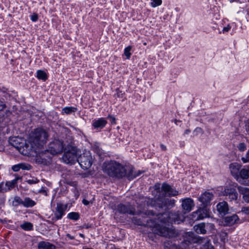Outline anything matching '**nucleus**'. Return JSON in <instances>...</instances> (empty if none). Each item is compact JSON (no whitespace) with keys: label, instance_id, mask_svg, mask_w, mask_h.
<instances>
[{"label":"nucleus","instance_id":"nucleus-1","mask_svg":"<svg viewBox=\"0 0 249 249\" xmlns=\"http://www.w3.org/2000/svg\"><path fill=\"white\" fill-rule=\"evenodd\" d=\"M156 216L158 221L152 225L150 224V222H152L153 220L152 219H147L145 221H142L136 218L134 219V223L138 225L153 226V231L155 234L170 238L173 236V232L172 230L166 226H169L173 223L178 224L183 219V216L178 212H166L163 213H159Z\"/></svg>","mask_w":249,"mask_h":249},{"label":"nucleus","instance_id":"nucleus-2","mask_svg":"<svg viewBox=\"0 0 249 249\" xmlns=\"http://www.w3.org/2000/svg\"><path fill=\"white\" fill-rule=\"evenodd\" d=\"M103 172L111 177L118 178L124 177L127 169L120 163L115 160H108L102 165Z\"/></svg>","mask_w":249,"mask_h":249},{"label":"nucleus","instance_id":"nucleus-3","mask_svg":"<svg viewBox=\"0 0 249 249\" xmlns=\"http://www.w3.org/2000/svg\"><path fill=\"white\" fill-rule=\"evenodd\" d=\"M205 243L201 249H213V247L210 244L209 241L202 239L199 236H195L192 232L186 233L184 242L182 243L181 248L183 249H197L193 246L194 243Z\"/></svg>","mask_w":249,"mask_h":249},{"label":"nucleus","instance_id":"nucleus-4","mask_svg":"<svg viewBox=\"0 0 249 249\" xmlns=\"http://www.w3.org/2000/svg\"><path fill=\"white\" fill-rule=\"evenodd\" d=\"M48 137L46 131L40 128L36 129L29 139L30 149L36 150L37 148L41 147L46 142Z\"/></svg>","mask_w":249,"mask_h":249},{"label":"nucleus","instance_id":"nucleus-5","mask_svg":"<svg viewBox=\"0 0 249 249\" xmlns=\"http://www.w3.org/2000/svg\"><path fill=\"white\" fill-rule=\"evenodd\" d=\"M77 149L74 147L68 145L64 149L63 161L67 164H74L77 160Z\"/></svg>","mask_w":249,"mask_h":249},{"label":"nucleus","instance_id":"nucleus-6","mask_svg":"<svg viewBox=\"0 0 249 249\" xmlns=\"http://www.w3.org/2000/svg\"><path fill=\"white\" fill-rule=\"evenodd\" d=\"M94 159L89 151H85L77 158V161L84 170L89 168L93 163Z\"/></svg>","mask_w":249,"mask_h":249},{"label":"nucleus","instance_id":"nucleus-7","mask_svg":"<svg viewBox=\"0 0 249 249\" xmlns=\"http://www.w3.org/2000/svg\"><path fill=\"white\" fill-rule=\"evenodd\" d=\"M117 210L121 213H127L130 214H154V213L152 211H149L148 212H144L143 211H142L141 208L139 209L137 211H135V209L130 204H127L126 205L120 204L117 207Z\"/></svg>","mask_w":249,"mask_h":249},{"label":"nucleus","instance_id":"nucleus-8","mask_svg":"<svg viewBox=\"0 0 249 249\" xmlns=\"http://www.w3.org/2000/svg\"><path fill=\"white\" fill-rule=\"evenodd\" d=\"M63 149L62 142L59 140H54L49 143L47 150L51 154L54 155L61 153Z\"/></svg>","mask_w":249,"mask_h":249},{"label":"nucleus","instance_id":"nucleus-9","mask_svg":"<svg viewBox=\"0 0 249 249\" xmlns=\"http://www.w3.org/2000/svg\"><path fill=\"white\" fill-rule=\"evenodd\" d=\"M235 184L234 186H226L222 191V194L230 201H236L238 198V193L234 187H237Z\"/></svg>","mask_w":249,"mask_h":249},{"label":"nucleus","instance_id":"nucleus-10","mask_svg":"<svg viewBox=\"0 0 249 249\" xmlns=\"http://www.w3.org/2000/svg\"><path fill=\"white\" fill-rule=\"evenodd\" d=\"M249 178V165L242 169L238 176L236 178V180L238 182L242 184L249 185V181L245 180V179H247Z\"/></svg>","mask_w":249,"mask_h":249},{"label":"nucleus","instance_id":"nucleus-11","mask_svg":"<svg viewBox=\"0 0 249 249\" xmlns=\"http://www.w3.org/2000/svg\"><path fill=\"white\" fill-rule=\"evenodd\" d=\"M201 206V208L193 213V216L196 220L202 219L209 216V210L202 205Z\"/></svg>","mask_w":249,"mask_h":249},{"label":"nucleus","instance_id":"nucleus-12","mask_svg":"<svg viewBox=\"0 0 249 249\" xmlns=\"http://www.w3.org/2000/svg\"><path fill=\"white\" fill-rule=\"evenodd\" d=\"M213 197V195L212 193L206 192L198 197V200L202 203L201 205L204 207H207V206L210 205Z\"/></svg>","mask_w":249,"mask_h":249},{"label":"nucleus","instance_id":"nucleus-13","mask_svg":"<svg viewBox=\"0 0 249 249\" xmlns=\"http://www.w3.org/2000/svg\"><path fill=\"white\" fill-rule=\"evenodd\" d=\"M156 203L159 208H165L166 209L173 207L175 204V200L174 199L164 198L161 200L158 199Z\"/></svg>","mask_w":249,"mask_h":249},{"label":"nucleus","instance_id":"nucleus-14","mask_svg":"<svg viewBox=\"0 0 249 249\" xmlns=\"http://www.w3.org/2000/svg\"><path fill=\"white\" fill-rule=\"evenodd\" d=\"M20 141H21L20 139L17 137H15L12 138L10 140V142L11 145H12L13 147L17 149L19 152H21L22 148L24 147V145H25V146L26 147V149H27L28 150L30 149V146L28 144H24L22 142H20Z\"/></svg>","mask_w":249,"mask_h":249},{"label":"nucleus","instance_id":"nucleus-15","mask_svg":"<svg viewBox=\"0 0 249 249\" xmlns=\"http://www.w3.org/2000/svg\"><path fill=\"white\" fill-rule=\"evenodd\" d=\"M194 206L193 200L190 198H187L182 200L181 206L184 213L190 212Z\"/></svg>","mask_w":249,"mask_h":249},{"label":"nucleus","instance_id":"nucleus-16","mask_svg":"<svg viewBox=\"0 0 249 249\" xmlns=\"http://www.w3.org/2000/svg\"><path fill=\"white\" fill-rule=\"evenodd\" d=\"M67 208V205H64L60 203H57L54 215L56 219H60L65 213Z\"/></svg>","mask_w":249,"mask_h":249},{"label":"nucleus","instance_id":"nucleus-17","mask_svg":"<svg viewBox=\"0 0 249 249\" xmlns=\"http://www.w3.org/2000/svg\"><path fill=\"white\" fill-rule=\"evenodd\" d=\"M239 219L238 215L234 214L231 216H226L223 218V225L224 226H232L238 222Z\"/></svg>","mask_w":249,"mask_h":249},{"label":"nucleus","instance_id":"nucleus-18","mask_svg":"<svg viewBox=\"0 0 249 249\" xmlns=\"http://www.w3.org/2000/svg\"><path fill=\"white\" fill-rule=\"evenodd\" d=\"M161 189L169 196H175L178 195V192L173 189L169 185L163 183L161 186Z\"/></svg>","mask_w":249,"mask_h":249},{"label":"nucleus","instance_id":"nucleus-19","mask_svg":"<svg viewBox=\"0 0 249 249\" xmlns=\"http://www.w3.org/2000/svg\"><path fill=\"white\" fill-rule=\"evenodd\" d=\"M125 168L127 169L125 176H127L128 178L130 180L133 179L141 174V172L140 171H138L137 172L134 171L133 168L131 166H125Z\"/></svg>","mask_w":249,"mask_h":249},{"label":"nucleus","instance_id":"nucleus-20","mask_svg":"<svg viewBox=\"0 0 249 249\" xmlns=\"http://www.w3.org/2000/svg\"><path fill=\"white\" fill-rule=\"evenodd\" d=\"M217 210L221 215H226L229 211V206L227 202L223 201L217 205Z\"/></svg>","mask_w":249,"mask_h":249},{"label":"nucleus","instance_id":"nucleus-21","mask_svg":"<svg viewBox=\"0 0 249 249\" xmlns=\"http://www.w3.org/2000/svg\"><path fill=\"white\" fill-rule=\"evenodd\" d=\"M241 168V165L237 163L234 162L230 164L229 168L231 174L234 176L236 178L238 176V173H239V170Z\"/></svg>","mask_w":249,"mask_h":249},{"label":"nucleus","instance_id":"nucleus-22","mask_svg":"<svg viewBox=\"0 0 249 249\" xmlns=\"http://www.w3.org/2000/svg\"><path fill=\"white\" fill-rule=\"evenodd\" d=\"M236 186L239 193L243 195L245 200L249 202V188L238 185Z\"/></svg>","mask_w":249,"mask_h":249},{"label":"nucleus","instance_id":"nucleus-23","mask_svg":"<svg viewBox=\"0 0 249 249\" xmlns=\"http://www.w3.org/2000/svg\"><path fill=\"white\" fill-rule=\"evenodd\" d=\"M20 178H16L15 179L7 181L5 183V187L3 188V192H7L10 191L11 189L14 188L17 185V180Z\"/></svg>","mask_w":249,"mask_h":249},{"label":"nucleus","instance_id":"nucleus-24","mask_svg":"<svg viewBox=\"0 0 249 249\" xmlns=\"http://www.w3.org/2000/svg\"><path fill=\"white\" fill-rule=\"evenodd\" d=\"M107 121L103 118H100L97 120H95L92 124L94 128H103L107 124Z\"/></svg>","mask_w":249,"mask_h":249},{"label":"nucleus","instance_id":"nucleus-25","mask_svg":"<svg viewBox=\"0 0 249 249\" xmlns=\"http://www.w3.org/2000/svg\"><path fill=\"white\" fill-rule=\"evenodd\" d=\"M38 249H55V246L49 242L41 241L38 243Z\"/></svg>","mask_w":249,"mask_h":249},{"label":"nucleus","instance_id":"nucleus-26","mask_svg":"<svg viewBox=\"0 0 249 249\" xmlns=\"http://www.w3.org/2000/svg\"><path fill=\"white\" fill-rule=\"evenodd\" d=\"M194 229L196 232L199 234H205L206 233V229L205 223H201L197 225H195Z\"/></svg>","mask_w":249,"mask_h":249},{"label":"nucleus","instance_id":"nucleus-27","mask_svg":"<svg viewBox=\"0 0 249 249\" xmlns=\"http://www.w3.org/2000/svg\"><path fill=\"white\" fill-rule=\"evenodd\" d=\"M36 204V202L28 197H25L23 200V206L26 208L32 207Z\"/></svg>","mask_w":249,"mask_h":249},{"label":"nucleus","instance_id":"nucleus-28","mask_svg":"<svg viewBox=\"0 0 249 249\" xmlns=\"http://www.w3.org/2000/svg\"><path fill=\"white\" fill-rule=\"evenodd\" d=\"M23 200L20 197L16 196L12 201V205L14 207H17L19 205H23Z\"/></svg>","mask_w":249,"mask_h":249},{"label":"nucleus","instance_id":"nucleus-29","mask_svg":"<svg viewBox=\"0 0 249 249\" xmlns=\"http://www.w3.org/2000/svg\"><path fill=\"white\" fill-rule=\"evenodd\" d=\"M77 110V108L74 107H65L62 109V112L66 114L74 113Z\"/></svg>","mask_w":249,"mask_h":249},{"label":"nucleus","instance_id":"nucleus-30","mask_svg":"<svg viewBox=\"0 0 249 249\" xmlns=\"http://www.w3.org/2000/svg\"><path fill=\"white\" fill-rule=\"evenodd\" d=\"M21 228L26 231H30L33 229L32 223L28 222H24L20 226Z\"/></svg>","mask_w":249,"mask_h":249},{"label":"nucleus","instance_id":"nucleus-31","mask_svg":"<svg viewBox=\"0 0 249 249\" xmlns=\"http://www.w3.org/2000/svg\"><path fill=\"white\" fill-rule=\"evenodd\" d=\"M37 77L39 79L45 80L47 79V75L44 71L38 70L37 71Z\"/></svg>","mask_w":249,"mask_h":249},{"label":"nucleus","instance_id":"nucleus-32","mask_svg":"<svg viewBox=\"0 0 249 249\" xmlns=\"http://www.w3.org/2000/svg\"><path fill=\"white\" fill-rule=\"evenodd\" d=\"M68 217L72 220H77L79 218V214L78 213L71 212L68 214Z\"/></svg>","mask_w":249,"mask_h":249},{"label":"nucleus","instance_id":"nucleus-33","mask_svg":"<svg viewBox=\"0 0 249 249\" xmlns=\"http://www.w3.org/2000/svg\"><path fill=\"white\" fill-rule=\"evenodd\" d=\"M131 49V46H128L126 48H125L124 51V54L126 56L127 59H129L131 56L130 51Z\"/></svg>","mask_w":249,"mask_h":249},{"label":"nucleus","instance_id":"nucleus-34","mask_svg":"<svg viewBox=\"0 0 249 249\" xmlns=\"http://www.w3.org/2000/svg\"><path fill=\"white\" fill-rule=\"evenodd\" d=\"M5 107V105L1 101H0V122L2 120L4 117V114L1 113V111Z\"/></svg>","mask_w":249,"mask_h":249},{"label":"nucleus","instance_id":"nucleus-35","mask_svg":"<svg viewBox=\"0 0 249 249\" xmlns=\"http://www.w3.org/2000/svg\"><path fill=\"white\" fill-rule=\"evenodd\" d=\"M151 4L153 7L160 5L162 2L161 0H151Z\"/></svg>","mask_w":249,"mask_h":249},{"label":"nucleus","instance_id":"nucleus-36","mask_svg":"<svg viewBox=\"0 0 249 249\" xmlns=\"http://www.w3.org/2000/svg\"><path fill=\"white\" fill-rule=\"evenodd\" d=\"M19 166H20V169H22L23 170H29L31 169V166L28 164L20 163L19 164Z\"/></svg>","mask_w":249,"mask_h":249},{"label":"nucleus","instance_id":"nucleus-37","mask_svg":"<svg viewBox=\"0 0 249 249\" xmlns=\"http://www.w3.org/2000/svg\"><path fill=\"white\" fill-rule=\"evenodd\" d=\"M237 147L238 149L241 152L244 151L246 149V145L244 142H241L239 143Z\"/></svg>","mask_w":249,"mask_h":249},{"label":"nucleus","instance_id":"nucleus-38","mask_svg":"<svg viewBox=\"0 0 249 249\" xmlns=\"http://www.w3.org/2000/svg\"><path fill=\"white\" fill-rule=\"evenodd\" d=\"M241 160L244 163L249 162V150L247 152L245 157H242Z\"/></svg>","mask_w":249,"mask_h":249},{"label":"nucleus","instance_id":"nucleus-39","mask_svg":"<svg viewBox=\"0 0 249 249\" xmlns=\"http://www.w3.org/2000/svg\"><path fill=\"white\" fill-rule=\"evenodd\" d=\"M39 180L37 179L36 178H34L27 180V182L29 184L37 183L39 182Z\"/></svg>","mask_w":249,"mask_h":249},{"label":"nucleus","instance_id":"nucleus-40","mask_svg":"<svg viewBox=\"0 0 249 249\" xmlns=\"http://www.w3.org/2000/svg\"><path fill=\"white\" fill-rule=\"evenodd\" d=\"M205 226H206V231L207 230H210L212 231V230H213L214 228V226L213 224L209 223H205Z\"/></svg>","mask_w":249,"mask_h":249},{"label":"nucleus","instance_id":"nucleus-41","mask_svg":"<svg viewBox=\"0 0 249 249\" xmlns=\"http://www.w3.org/2000/svg\"><path fill=\"white\" fill-rule=\"evenodd\" d=\"M39 193L42 194L44 195L45 196H48V193L47 190L45 189V187H42L41 189L39 190L38 191Z\"/></svg>","mask_w":249,"mask_h":249},{"label":"nucleus","instance_id":"nucleus-42","mask_svg":"<svg viewBox=\"0 0 249 249\" xmlns=\"http://www.w3.org/2000/svg\"><path fill=\"white\" fill-rule=\"evenodd\" d=\"M31 19L34 22H35V21H37V20L38 19V15H37V14H36V13H34L31 16Z\"/></svg>","mask_w":249,"mask_h":249},{"label":"nucleus","instance_id":"nucleus-43","mask_svg":"<svg viewBox=\"0 0 249 249\" xmlns=\"http://www.w3.org/2000/svg\"><path fill=\"white\" fill-rule=\"evenodd\" d=\"M12 169L15 172L18 171L20 169V166H19V164L13 166Z\"/></svg>","mask_w":249,"mask_h":249},{"label":"nucleus","instance_id":"nucleus-44","mask_svg":"<svg viewBox=\"0 0 249 249\" xmlns=\"http://www.w3.org/2000/svg\"><path fill=\"white\" fill-rule=\"evenodd\" d=\"M107 118H108L110 120V121L112 124H116V122H115L116 120H115V118L114 117L110 116V115H108L107 117Z\"/></svg>","mask_w":249,"mask_h":249},{"label":"nucleus","instance_id":"nucleus-45","mask_svg":"<svg viewBox=\"0 0 249 249\" xmlns=\"http://www.w3.org/2000/svg\"><path fill=\"white\" fill-rule=\"evenodd\" d=\"M242 212L246 214H249V207H243L242 209Z\"/></svg>","mask_w":249,"mask_h":249},{"label":"nucleus","instance_id":"nucleus-46","mask_svg":"<svg viewBox=\"0 0 249 249\" xmlns=\"http://www.w3.org/2000/svg\"><path fill=\"white\" fill-rule=\"evenodd\" d=\"M246 130L247 134L249 135V119L248 120V122L246 125Z\"/></svg>","mask_w":249,"mask_h":249},{"label":"nucleus","instance_id":"nucleus-47","mask_svg":"<svg viewBox=\"0 0 249 249\" xmlns=\"http://www.w3.org/2000/svg\"><path fill=\"white\" fill-rule=\"evenodd\" d=\"M231 29V27L229 25H228L227 27H225L223 29V32L224 33L225 32H228Z\"/></svg>","mask_w":249,"mask_h":249},{"label":"nucleus","instance_id":"nucleus-48","mask_svg":"<svg viewBox=\"0 0 249 249\" xmlns=\"http://www.w3.org/2000/svg\"><path fill=\"white\" fill-rule=\"evenodd\" d=\"M194 132L202 133V129H201V128H200V127H197V128H196V129L195 130Z\"/></svg>","mask_w":249,"mask_h":249},{"label":"nucleus","instance_id":"nucleus-49","mask_svg":"<svg viewBox=\"0 0 249 249\" xmlns=\"http://www.w3.org/2000/svg\"><path fill=\"white\" fill-rule=\"evenodd\" d=\"M160 147H161V149H162V150H163V151H165V150H166V146H165V145H164V144H161L160 145Z\"/></svg>","mask_w":249,"mask_h":249},{"label":"nucleus","instance_id":"nucleus-50","mask_svg":"<svg viewBox=\"0 0 249 249\" xmlns=\"http://www.w3.org/2000/svg\"><path fill=\"white\" fill-rule=\"evenodd\" d=\"M3 182L0 184V192H3Z\"/></svg>","mask_w":249,"mask_h":249},{"label":"nucleus","instance_id":"nucleus-51","mask_svg":"<svg viewBox=\"0 0 249 249\" xmlns=\"http://www.w3.org/2000/svg\"><path fill=\"white\" fill-rule=\"evenodd\" d=\"M83 203L85 205H88L89 204V202L88 201V200H87L86 199H83Z\"/></svg>","mask_w":249,"mask_h":249},{"label":"nucleus","instance_id":"nucleus-52","mask_svg":"<svg viewBox=\"0 0 249 249\" xmlns=\"http://www.w3.org/2000/svg\"><path fill=\"white\" fill-rule=\"evenodd\" d=\"M142 200H143V199H144V198H143V197H142ZM143 202V200L141 201V202H138V201H137V204H138V205H139V206H138V208H139V207H141V206H142V204H140V203H142Z\"/></svg>","mask_w":249,"mask_h":249},{"label":"nucleus","instance_id":"nucleus-53","mask_svg":"<svg viewBox=\"0 0 249 249\" xmlns=\"http://www.w3.org/2000/svg\"><path fill=\"white\" fill-rule=\"evenodd\" d=\"M191 132L190 130L188 129L185 130L184 134H188Z\"/></svg>","mask_w":249,"mask_h":249},{"label":"nucleus","instance_id":"nucleus-54","mask_svg":"<svg viewBox=\"0 0 249 249\" xmlns=\"http://www.w3.org/2000/svg\"><path fill=\"white\" fill-rule=\"evenodd\" d=\"M110 249H119L118 248H116L115 247H112L110 248Z\"/></svg>","mask_w":249,"mask_h":249},{"label":"nucleus","instance_id":"nucleus-55","mask_svg":"<svg viewBox=\"0 0 249 249\" xmlns=\"http://www.w3.org/2000/svg\"><path fill=\"white\" fill-rule=\"evenodd\" d=\"M80 236L83 237H84V235L82 234H80Z\"/></svg>","mask_w":249,"mask_h":249}]
</instances>
